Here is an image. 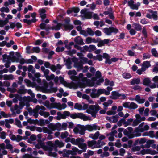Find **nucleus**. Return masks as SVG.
<instances>
[{
	"label": "nucleus",
	"mask_w": 158,
	"mask_h": 158,
	"mask_svg": "<svg viewBox=\"0 0 158 158\" xmlns=\"http://www.w3.org/2000/svg\"><path fill=\"white\" fill-rule=\"evenodd\" d=\"M134 25L135 27V29L136 31H139L142 30L141 26L139 24L135 23Z\"/></svg>",
	"instance_id": "35"
},
{
	"label": "nucleus",
	"mask_w": 158,
	"mask_h": 158,
	"mask_svg": "<svg viewBox=\"0 0 158 158\" xmlns=\"http://www.w3.org/2000/svg\"><path fill=\"white\" fill-rule=\"evenodd\" d=\"M3 77L5 80H13L14 79V76L12 74H5L3 75Z\"/></svg>",
	"instance_id": "25"
},
{
	"label": "nucleus",
	"mask_w": 158,
	"mask_h": 158,
	"mask_svg": "<svg viewBox=\"0 0 158 158\" xmlns=\"http://www.w3.org/2000/svg\"><path fill=\"white\" fill-rule=\"evenodd\" d=\"M140 122V121H139V120L135 119L133 122L132 126L134 127L136 126H137Z\"/></svg>",
	"instance_id": "57"
},
{
	"label": "nucleus",
	"mask_w": 158,
	"mask_h": 158,
	"mask_svg": "<svg viewBox=\"0 0 158 158\" xmlns=\"http://www.w3.org/2000/svg\"><path fill=\"white\" fill-rule=\"evenodd\" d=\"M48 152V155L50 156L56 157L57 156V154L55 152H52V150H50Z\"/></svg>",
	"instance_id": "45"
},
{
	"label": "nucleus",
	"mask_w": 158,
	"mask_h": 158,
	"mask_svg": "<svg viewBox=\"0 0 158 158\" xmlns=\"http://www.w3.org/2000/svg\"><path fill=\"white\" fill-rule=\"evenodd\" d=\"M71 59L70 58L68 57L66 60V63L65 64L67 66V68L68 69H70L71 68Z\"/></svg>",
	"instance_id": "19"
},
{
	"label": "nucleus",
	"mask_w": 158,
	"mask_h": 158,
	"mask_svg": "<svg viewBox=\"0 0 158 158\" xmlns=\"http://www.w3.org/2000/svg\"><path fill=\"white\" fill-rule=\"evenodd\" d=\"M99 135V132L97 131L94 134V135H93L92 134H90V135H92V136H90L89 137L94 140H96L98 138Z\"/></svg>",
	"instance_id": "21"
},
{
	"label": "nucleus",
	"mask_w": 158,
	"mask_h": 158,
	"mask_svg": "<svg viewBox=\"0 0 158 158\" xmlns=\"http://www.w3.org/2000/svg\"><path fill=\"white\" fill-rule=\"evenodd\" d=\"M50 89H48L47 93H56L58 90L57 87H53V86L50 87Z\"/></svg>",
	"instance_id": "23"
},
{
	"label": "nucleus",
	"mask_w": 158,
	"mask_h": 158,
	"mask_svg": "<svg viewBox=\"0 0 158 158\" xmlns=\"http://www.w3.org/2000/svg\"><path fill=\"white\" fill-rule=\"evenodd\" d=\"M111 95L112 96H110V97L113 99H117L119 97H120L119 98L120 99H125L126 97L125 94H122L117 91H112L111 92Z\"/></svg>",
	"instance_id": "4"
},
{
	"label": "nucleus",
	"mask_w": 158,
	"mask_h": 158,
	"mask_svg": "<svg viewBox=\"0 0 158 158\" xmlns=\"http://www.w3.org/2000/svg\"><path fill=\"white\" fill-rule=\"evenodd\" d=\"M32 50V52L31 53L33 52L39 53L40 52V48L39 47H35L33 48Z\"/></svg>",
	"instance_id": "42"
},
{
	"label": "nucleus",
	"mask_w": 158,
	"mask_h": 158,
	"mask_svg": "<svg viewBox=\"0 0 158 158\" xmlns=\"http://www.w3.org/2000/svg\"><path fill=\"white\" fill-rule=\"evenodd\" d=\"M151 81L148 78H145L143 80V84L147 86H149Z\"/></svg>",
	"instance_id": "20"
},
{
	"label": "nucleus",
	"mask_w": 158,
	"mask_h": 158,
	"mask_svg": "<svg viewBox=\"0 0 158 158\" xmlns=\"http://www.w3.org/2000/svg\"><path fill=\"white\" fill-rule=\"evenodd\" d=\"M48 84L46 81H45L43 85L42 86H39V89L40 91L44 93H47L48 89Z\"/></svg>",
	"instance_id": "6"
},
{
	"label": "nucleus",
	"mask_w": 158,
	"mask_h": 158,
	"mask_svg": "<svg viewBox=\"0 0 158 158\" xmlns=\"http://www.w3.org/2000/svg\"><path fill=\"white\" fill-rule=\"evenodd\" d=\"M109 153L106 151H105L103 152L102 154L100 155V156L102 158L108 157L109 156Z\"/></svg>",
	"instance_id": "54"
},
{
	"label": "nucleus",
	"mask_w": 158,
	"mask_h": 158,
	"mask_svg": "<svg viewBox=\"0 0 158 158\" xmlns=\"http://www.w3.org/2000/svg\"><path fill=\"white\" fill-rule=\"evenodd\" d=\"M15 124L19 128H22V126L21 124V122L17 118L15 119Z\"/></svg>",
	"instance_id": "52"
},
{
	"label": "nucleus",
	"mask_w": 158,
	"mask_h": 158,
	"mask_svg": "<svg viewBox=\"0 0 158 158\" xmlns=\"http://www.w3.org/2000/svg\"><path fill=\"white\" fill-rule=\"evenodd\" d=\"M75 42L80 45H83L85 43L83 42V39L79 36H77L74 39Z\"/></svg>",
	"instance_id": "9"
},
{
	"label": "nucleus",
	"mask_w": 158,
	"mask_h": 158,
	"mask_svg": "<svg viewBox=\"0 0 158 158\" xmlns=\"http://www.w3.org/2000/svg\"><path fill=\"white\" fill-rule=\"evenodd\" d=\"M152 41L153 43H151L150 44L151 45L153 46L158 44V38L157 36H155L154 37V39H152Z\"/></svg>",
	"instance_id": "34"
},
{
	"label": "nucleus",
	"mask_w": 158,
	"mask_h": 158,
	"mask_svg": "<svg viewBox=\"0 0 158 158\" xmlns=\"http://www.w3.org/2000/svg\"><path fill=\"white\" fill-rule=\"evenodd\" d=\"M151 52L152 55L155 57H158V53L155 48H153L151 50Z\"/></svg>",
	"instance_id": "49"
},
{
	"label": "nucleus",
	"mask_w": 158,
	"mask_h": 158,
	"mask_svg": "<svg viewBox=\"0 0 158 158\" xmlns=\"http://www.w3.org/2000/svg\"><path fill=\"white\" fill-rule=\"evenodd\" d=\"M74 108L75 109L78 110H81L82 109V106L77 103L75 104L74 106Z\"/></svg>",
	"instance_id": "36"
},
{
	"label": "nucleus",
	"mask_w": 158,
	"mask_h": 158,
	"mask_svg": "<svg viewBox=\"0 0 158 158\" xmlns=\"http://www.w3.org/2000/svg\"><path fill=\"white\" fill-rule=\"evenodd\" d=\"M70 115V112L68 111H64L63 112V114L61 113V118H60V120L61 119H66L67 116H69Z\"/></svg>",
	"instance_id": "14"
},
{
	"label": "nucleus",
	"mask_w": 158,
	"mask_h": 158,
	"mask_svg": "<svg viewBox=\"0 0 158 158\" xmlns=\"http://www.w3.org/2000/svg\"><path fill=\"white\" fill-rule=\"evenodd\" d=\"M148 11L149 12V13H147V17L149 19H151L152 17L155 20H156L157 19V11H154L151 9L148 10Z\"/></svg>",
	"instance_id": "5"
},
{
	"label": "nucleus",
	"mask_w": 158,
	"mask_h": 158,
	"mask_svg": "<svg viewBox=\"0 0 158 158\" xmlns=\"http://www.w3.org/2000/svg\"><path fill=\"white\" fill-rule=\"evenodd\" d=\"M46 25L45 23H41L40 24L39 27L41 29H45Z\"/></svg>",
	"instance_id": "64"
},
{
	"label": "nucleus",
	"mask_w": 158,
	"mask_h": 158,
	"mask_svg": "<svg viewBox=\"0 0 158 158\" xmlns=\"http://www.w3.org/2000/svg\"><path fill=\"white\" fill-rule=\"evenodd\" d=\"M142 32V34L144 36V38L145 39L147 38L148 36V35L146 29L145 27H143V30Z\"/></svg>",
	"instance_id": "50"
},
{
	"label": "nucleus",
	"mask_w": 158,
	"mask_h": 158,
	"mask_svg": "<svg viewBox=\"0 0 158 158\" xmlns=\"http://www.w3.org/2000/svg\"><path fill=\"white\" fill-rule=\"evenodd\" d=\"M79 129V134L81 135H84L85 134V131L86 130L85 127L81 125H77Z\"/></svg>",
	"instance_id": "12"
},
{
	"label": "nucleus",
	"mask_w": 158,
	"mask_h": 158,
	"mask_svg": "<svg viewBox=\"0 0 158 158\" xmlns=\"http://www.w3.org/2000/svg\"><path fill=\"white\" fill-rule=\"evenodd\" d=\"M93 13L90 11H88L84 16V17L86 19H91L93 17Z\"/></svg>",
	"instance_id": "18"
},
{
	"label": "nucleus",
	"mask_w": 158,
	"mask_h": 158,
	"mask_svg": "<svg viewBox=\"0 0 158 158\" xmlns=\"http://www.w3.org/2000/svg\"><path fill=\"white\" fill-rule=\"evenodd\" d=\"M130 104V102H127L124 103L123 104V106L125 108L129 109Z\"/></svg>",
	"instance_id": "62"
},
{
	"label": "nucleus",
	"mask_w": 158,
	"mask_h": 158,
	"mask_svg": "<svg viewBox=\"0 0 158 158\" xmlns=\"http://www.w3.org/2000/svg\"><path fill=\"white\" fill-rule=\"evenodd\" d=\"M38 143V144L40 145V146L42 148L45 146L44 143L42 142V141L40 139H38L37 140Z\"/></svg>",
	"instance_id": "59"
},
{
	"label": "nucleus",
	"mask_w": 158,
	"mask_h": 158,
	"mask_svg": "<svg viewBox=\"0 0 158 158\" xmlns=\"http://www.w3.org/2000/svg\"><path fill=\"white\" fill-rule=\"evenodd\" d=\"M96 89L95 88L93 89H92V92L90 93V96L93 98H97V94L96 93Z\"/></svg>",
	"instance_id": "24"
},
{
	"label": "nucleus",
	"mask_w": 158,
	"mask_h": 158,
	"mask_svg": "<svg viewBox=\"0 0 158 158\" xmlns=\"http://www.w3.org/2000/svg\"><path fill=\"white\" fill-rule=\"evenodd\" d=\"M62 26H63V24L60 23H58L57 25L55 26V30H60L61 28V27Z\"/></svg>",
	"instance_id": "55"
},
{
	"label": "nucleus",
	"mask_w": 158,
	"mask_h": 158,
	"mask_svg": "<svg viewBox=\"0 0 158 158\" xmlns=\"http://www.w3.org/2000/svg\"><path fill=\"white\" fill-rule=\"evenodd\" d=\"M68 74L69 75H71L73 74L74 75H76L77 74V73L75 70H69L68 72Z\"/></svg>",
	"instance_id": "63"
},
{
	"label": "nucleus",
	"mask_w": 158,
	"mask_h": 158,
	"mask_svg": "<svg viewBox=\"0 0 158 158\" xmlns=\"http://www.w3.org/2000/svg\"><path fill=\"white\" fill-rule=\"evenodd\" d=\"M140 149V148L139 146H136L133 147L132 148V151L133 152H135L136 151H139Z\"/></svg>",
	"instance_id": "60"
},
{
	"label": "nucleus",
	"mask_w": 158,
	"mask_h": 158,
	"mask_svg": "<svg viewBox=\"0 0 158 158\" xmlns=\"http://www.w3.org/2000/svg\"><path fill=\"white\" fill-rule=\"evenodd\" d=\"M70 115V112L68 111H64L63 112V114L61 113V118H60V120L61 119H66L67 116H69Z\"/></svg>",
	"instance_id": "13"
},
{
	"label": "nucleus",
	"mask_w": 158,
	"mask_h": 158,
	"mask_svg": "<svg viewBox=\"0 0 158 158\" xmlns=\"http://www.w3.org/2000/svg\"><path fill=\"white\" fill-rule=\"evenodd\" d=\"M68 135V132L67 131H65L64 133L62 132L61 134V137L62 139H64L66 138Z\"/></svg>",
	"instance_id": "46"
},
{
	"label": "nucleus",
	"mask_w": 158,
	"mask_h": 158,
	"mask_svg": "<svg viewBox=\"0 0 158 158\" xmlns=\"http://www.w3.org/2000/svg\"><path fill=\"white\" fill-rule=\"evenodd\" d=\"M100 107L97 104L95 105H90L86 110V112L88 114H90L92 117L94 118H96V114L100 110Z\"/></svg>",
	"instance_id": "1"
},
{
	"label": "nucleus",
	"mask_w": 158,
	"mask_h": 158,
	"mask_svg": "<svg viewBox=\"0 0 158 158\" xmlns=\"http://www.w3.org/2000/svg\"><path fill=\"white\" fill-rule=\"evenodd\" d=\"M48 127L50 129L54 131L56 130V128L55 127V124H54L52 123H49L48 126Z\"/></svg>",
	"instance_id": "38"
},
{
	"label": "nucleus",
	"mask_w": 158,
	"mask_h": 158,
	"mask_svg": "<svg viewBox=\"0 0 158 158\" xmlns=\"http://www.w3.org/2000/svg\"><path fill=\"white\" fill-rule=\"evenodd\" d=\"M14 52L13 51H11L10 52V56H12V57L8 56V57L10 58V60L12 62H14L15 61L18 62L19 60V59L14 56Z\"/></svg>",
	"instance_id": "10"
},
{
	"label": "nucleus",
	"mask_w": 158,
	"mask_h": 158,
	"mask_svg": "<svg viewBox=\"0 0 158 158\" xmlns=\"http://www.w3.org/2000/svg\"><path fill=\"white\" fill-rule=\"evenodd\" d=\"M78 147L81 149H82L83 152H85L87 149V145L85 143H83L78 145Z\"/></svg>",
	"instance_id": "28"
},
{
	"label": "nucleus",
	"mask_w": 158,
	"mask_h": 158,
	"mask_svg": "<svg viewBox=\"0 0 158 158\" xmlns=\"http://www.w3.org/2000/svg\"><path fill=\"white\" fill-rule=\"evenodd\" d=\"M71 118L73 119H75L77 118H78L81 119L83 120L84 121H85L89 120V117L87 116H85L82 113H74L73 114H70L69 116Z\"/></svg>",
	"instance_id": "2"
},
{
	"label": "nucleus",
	"mask_w": 158,
	"mask_h": 158,
	"mask_svg": "<svg viewBox=\"0 0 158 158\" xmlns=\"http://www.w3.org/2000/svg\"><path fill=\"white\" fill-rule=\"evenodd\" d=\"M155 141L153 140H150L146 142V143L145 146L146 148H149L150 147V145L154 143Z\"/></svg>",
	"instance_id": "22"
},
{
	"label": "nucleus",
	"mask_w": 158,
	"mask_h": 158,
	"mask_svg": "<svg viewBox=\"0 0 158 158\" xmlns=\"http://www.w3.org/2000/svg\"><path fill=\"white\" fill-rule=\"evenodd\" d=\"M63 26L66 30H70L74 28L73 25L70 24H63Z\"/></svg>",
	"instance_id": "17"
},
{
	"label": "nucleus",
	"mask_w": 158,
	"mask_h": 158,
	"mask_svg": "<svg viewBox=\"0 0 158 158\" xmlns=\"http://www.w3.org/2000/svg\"><path fill=\"white\" fill-rule=\"evenodd\" d=\"M85 140L83 138H78L77 139V145H79L83 143Z\"/></svg>",
	"instance_id": "27"
},
{
	"label": "nucleus",
	"mask_w": 158,
	"mask_h": 158,
	"mask_svg": "<svg viewBox=\"0 0 158 158\" xmlns=\"http://www.w3.org/2000/svg\"><path fill=\"white\" fill-rule=\"evenodd\" d=\"M81 60H83V61L85 63H88L90 65H93V62L91 60L88 61V59L86 57H81L80 58Z\"/></svg>",
	"instance_id": "16"
},
{
	"label": "nucleus",
	"mask_w": 158,
	"mask_h": 158,
	"mask_svg": "<svg viewBox=\"0 0 158 158\" xmlns=\"http://www.w3.org/2000/svg\"><path fill=\"white\" fill-rule=\"evenodd\" d=\"M87 144L89 148L92 147L93 146L96 144V141L95 140L89 141L87 142Z\"/></svg>",
	"instance_id": "29"
},
{
	"label": "nucleus",
	"mask_w": 158,
	"mask_h": 158,
	"mask_svg": "<svg viewBox=\"0 0 158 158\" xmlns=\"http://www.w3.org/2000/svg\"><path fill=\"white\" fill-rule=\"evenodd\" d=\"M151 66L150 62L148 61H144L143 63V67L148 68Z\"/></svg>",
	"instance_id": "40"
},
{
	"label": "nucleus",
	"mask_w": 158,
	"mask_h": 158,
	"mask_svg": "<svg viewBox=\"0 0 158 158\" xmlns=\"http://www.w3.org/2000/svg\"><path fill=\"white\" fill-rule=\"evenodd\" d=\"M65 49L64 47H57L56 49V51L57 52H63Z\"/></svg>",
	"instance_id": "51"
},
{
	"label": "nucleus",
	"mask_w": 158,
	"mask_h": 158,
	"mask_svg": "<svg viewBox=\"0 0 158 158\" xmlns=\"http://www.w3.org/2000/svg\"><path fill=\"white\" fill-rule=\"evenodd\" d=\"M0 11L1 12H5L6 13H8L9 12L10 10L8 7H3L0 9Z\"/></svg>",
	"instance_id": "47"
},
{
	"label": "nucleus",
	"mask_w": 158,
	"mask_h": 158,
	"mask_svg": "<svg viewBox=\"0 0 158 158\" xmlns=\"http://www.w3.org/2000/svg\"><path fill=\"white\" fill-rule=\"evenodd\" d=\"M132 88L134 90L136 91L137 90H139L141 91L142 89V87L139 85H135L132 86Z\"/></svg>",
	"instance_id": "48"
},
{
	"label": "nucleus",
	"mask_w": 158,
	"mask_h": 158,
	"mask_svg": "<svg viewBox=\"0 0 158 158\" xmlns=\"http://www.w3.org/2000/svg\"><path fill=\"white\" fill-rule=\"evenodd\" d=\"M24 81V82L26 83L27 86L28 87H34L36 85L35 83L34 82H31L30 80L28 79H25Z\"/></svg>",
	"instance_id": "11"
},
{
	"label": "nucleus",
	"mask_w": 158,
	"mask_h": 158,
	"mask_svg": "<svg viewBox=\"0 0 158 158\" xmlns=\"http://www.w3.org/2000/svg\"><path fill=\"white\" fill-rule=\"evenodd\" d=\"M95 76L97 78H99L101 77V73L99 71H97L96 73Z\"/></svg>",
	"instance_id": "61"
},
{
	"label": "nucleus",
	"mask_w": 158,
	"mask_h": 158,
	"mask_svg": "<svg viewBox=\"0 0 158 158\" xmlns=\"http://www.w3.org/2000/svg\"><path fill=\"white\" fill-rule=\"evenodd\" d=\"M47 145L48 147H47L49 150H52V148L54 147L55 144L51 141H48L47 143Z\"/></svg>",
	"instance_id": "32"
},
{
	"label": "nucleus",
	"mask_w": 158,
	"mask_h": 158,
	"mask_svg": "<svg viewBox=\"0 0 158 158\" xmlns=\"http://www.w3.org/2000/svg\"><path fill=\"white\" fill-rule=\"evenodd\" d=\"M71 154L72 155H74L72 150H68L67 151L66 153H63L62 154V156L64 157H68L69 156L68 155Z\"/></svg>",
	"instance_id": "31"
},
{
	"label": "nucleus",
	"mask_w": 158,
	"mask_h": 158,
	"mask_svg": "<svg viewBox=\"0 0 158 158\" xmlns=\"http://www.w3.org/2000/svg\"><path fill=\"white\" fill-rule=\"evenodd\" d=\"M104 89H98L97 91V97H98L99 96V95L101 94H102L104 93Z\"/></svg>",
	"instance_id": "44"
},
{
	"label": "nucleus",
	"mask_w": 158,
	"mask_h": 158,
	"mask_svg": "<svg viewBox=\"0 0 158 158\" xmlns=\"http://www.w3.org/2000/svg\"><path fill=\"white\" fill-rule=\"evenodd\" d=\"M56 130L60 131L61 129V125L60 123H57L55 124Z\"/></svg>",
	"instance_id": "53"
},
{
	"label": "nucleus",
	"mask_w": 158,
	"mask_h": 158,
	"mask_svg": "<svg viewBox=\"0 0 158 158\" xmlns=\"http://www.w3.org/2000/svg\"><path fill=\"white\" fill-rule=\"evenodd\" d=\"M15 43L14 41L12 40H10V43H7L6 41H3L2 42H0V46L4 47L6 45L7 47L9 48L12 45H13Z\"/></svg>",
	"instance_id": "8"
},
{
	"label": "nucleus",
	"mask_w": 158,
	"mask_h": 158,
	"mask_svg": "<svg viewBox=\"0 0 158 158\" xmlns=\"http://www.w3.org/2000/svg\"><path fill=\"white\" fill-rule=\"evenodd\" d=\"M123 77L125 79H129L132 77L131 74L128 73H123Z\"/></svg>",
	"instance_id": "41"
},
{
	"label": "nucleus",
	"mask_w": 158,
	"mask_h": 158,
	"mask_svg": "<svg viewBox=\"0 0 158 158\" xmlns=\"http://www.w3.org/2000/svg\"><path fill=\"white\" fill-rule=\"evenodd\" d=\"M80 11V9L78 7H73L71 8H69L67 11V13L69 15L70 14L73 12L74 13H77Z\"/></svg>",
	"instance_id": "7"
},
{
	"label": "nucleus",
	"mask_w": 158,
	"mask_h": 158,
	"mask_svg": "<svg viewBox=\"0 0 158 158\" xmlns=\"http://www.w3.org/2000/svg\"><path fill=\"white\" fill-rule=\"evenodd\" d=\"M55 145L59 148H61L64 146V143L62 141H60L58 140H56L55 142Z\"/></svg>",
	"instance_id": "26"
},
{
	"label": "nucleus",
	"mask_w": 158,
	"mask_h": 158,
	"mask_svg": "<svg viewBox=\"0 0 158 158\" xmlns=\"http://www.w3.org/2000/svg\"><path fill=\"white\" fill-rule=\"evenodd\" d=\"M87 34H89L90 36H92L94 35V32L91 29V28H88L86 30Z\"/></svg>",
	"instance_id": "39"
},
{
	"label": "nucleus",
	"mask_w": 158,
	"mask_h": 158,
	"mask_svg": "<svg viewBox=\"0 0 158 158\" xmlns=\"http://www.w3.org/2000/svg\"><path fill=\"white\" fill-rule=\"evenodd\" d=\"M118 116L117 115H116L115 116H112V118L113 119L112 121V123H115L117 122L118 121Z\"/></svg>",
	"instance_id": "58"
},
{
	"label": "nucleus",
	"mask_w": 158,
	"mask_h": 158,
	"mask_svg": "<svg viewBox=\"0 0 158 158\" xmlns=\"http://www.w3.org/2000/svg\"><path fill=\"white\" fill-rule=\"evenodd\" d=\"M108 10L110 11V13L109 14V18L111 19H114V18L113 14V11L111 8H109Z\"/></svg>",
	"instance_id": "37"
},
{
	"label": "nucleus",
	"mask_w": 158,
	"mask_h": 158,
	"mask_svg": "<svg viewBox=\"0 0 158 158\" xmlns=\"http://www.w3.org/2000/svg\"><path fill=\"white\" fill-rule=\"evenodd\" d=\"M147 154L154 155L158 153L155 150H151L150 149H147Z\"/></svg>",
	"instance_id": "43"
},
{
	"label": "nucleus",
	"mask_w": 158,
	"mask_h": 158,
	"mask_svg": "<svg viewBox=\"0 0 158 158\" xmlns=\"http://www.w3.org/2000/svg\"><path fill=\"white\" fill-rule=\"evenodd\" d=\"M55 108H57L59 110H61L62 108L61 107V104L60 103H55Z\"/></svg>",
	"instance_id": "56"
},
{
	"label": "nucleus",
	"mask_w": 158,
	"mask_h": 158,
	"mask_svg": "<svg viewBox=\"0 0 158 158\" xmlns=\"http://www.w3.org/2000/svg\"><path fill=\"white\" fill-rule=\"evenodd\" d=\"M140 82V78H134L131 80V85H134L135 84L138 85L139 84Z\"/></svg>",
	"instance_id": "15"
},
{
	"label": "nucleus",
	"mask_w": 158,
	"mask_h": 158,
	"mask_svg": "<svg viewBox=\"0 0 158 158\" xmlns=\"http://www.w3.org/2000/svg\"><path fill=\"white\" fill-rule=\"evenodd\" d=\"M103 31L107 35H111L112 33L115 34L119 32L118 29L112 27H110L109 28L106 27L103 30Z\"/></svg>",
	"instance_id": "3"
},
{
	"label": "nucleus",
	"mask_w": 158,
	"mask_h": 158,
	"mask_svg": "<svg viewBox=\"0 0 158 158\" xmlns=\"http://www.w3.org/2000/svg\"><path fill=\"white\" fill-rule=\"evenodd\" d=\"M21 88H23L22 89H19L18 90V93L19 94H25L26 93L27 90L26 89H24V85H22L21 86Z\"/></svg>",
	"instance_id": "33"
},
{
	"label": "nucleus",
	"mask_w": 158,
	"mask_h": 158,
	"mask_svg": "<svg viewBox=\"0 0 158 158\" xmlns=\"http://www.w3.org/2000/svg\"><path fill=\"white\" fill-rule=\"evenodd\" d=\"M138 107L137 104L133 102L130 103L129 109H135Z\"/></svg>",
	"instance_id": "30"
}]
</instances>
